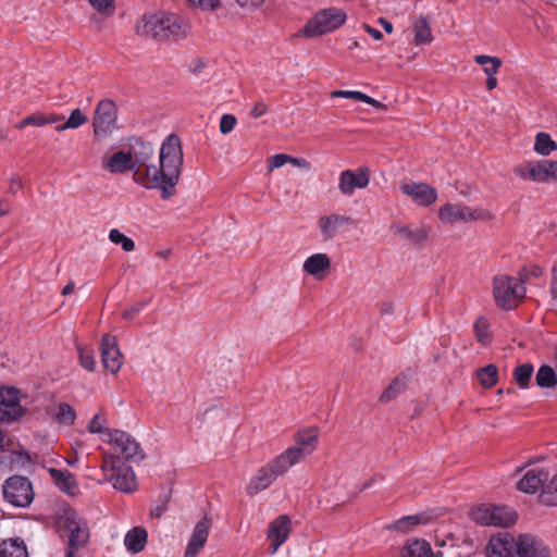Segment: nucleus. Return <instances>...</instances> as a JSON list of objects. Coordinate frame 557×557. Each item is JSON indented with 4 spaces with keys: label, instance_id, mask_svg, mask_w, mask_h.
Masks as SVG:
<instances>
[{
    "label": "nucleus",
    "instance_id": "obj_5",
    "mask_svg": "<svg viewBox=\"0 0 557 557\" xmlns=\"http://www.w3.org/2000/svg\"><path fill=\"white\" fill-rule=\"evenodd\" d=\"M525 286L522 280L500 274L493 280V296L496 305L505 310H511L525 296Z\"/></svg>",
    "mask_w": 557,
    "mask_h": 557
},
{
    "label": "nucleus",
    "instance_id": "obj_26",
    "mask_svg": "<svg viewBox=\"0 0 557 557\" xmlns=\"http://www.w3.org/2000/svg\"><path fill=\"white\" fill-rule=\"evenodd\" d=\"M103 168L112 174H123L127 171L133 172V165L127 151L119 150L111 157L103 160Z\"/></svg>",
    "mask_w": 557,
    "mask_h": 557
},
{
    "label": "nucleus",
    "instance_id": "obj_37",
    "mask_svg": "<svg viewBox=\"0 0 557 557\" xmlns=\"http://www.w3.org/2000/svg\"><path fill=\"white\" fill-rule=\"evenodd\" d=\"M88 122V116L83 113L81 109H75L71 112L65 123L55 126L57 132H64L66 129H76Z\"/></svg>",
    "mask_w": 557,
    "mask_h": 557
},
{
    "label": "nucleus",
    "instance_id": "obj_22",
    "mask_svg": "<svg viewBox=\"0 0 557 557\" xmlns=\"http://www.w3.org/2000/svg\"><path fill=\"white\" fill-rule=\"evenodd\" d=\"M404 195L410 197L418 206L428 207L436 201L437 191L425 183H404L400 186Z\"/></svg>",
    "mask_w": 557,
    "mask_h": 557
},
{
    "label": "nucleus",
    "instance_id": "obj_44",
    "mask_svg": "<svg viewBox=\"0 0 557 557\" xmlns=\"http://www.w3.org/2000/svg\"><path fill=\"white\" fill-rule=\"evenodd\" d=\"M396 234L403 236L404 238L412 242V243H419L423 242L428 237V233L423 228L419 230H411L409 226H398L396 230Z\"/></svg>",
    "mask_w": 557,
    "mask_h": 557
},
{
    "label": "nucleus",
    "instance_id": "obj_39",
    "mask_svg": "<svg viewBox=\"0 0 557 557\" xmlns=\"http://www.w3.org/2000/svg\"><path fill=\"white\" fill-rule=\"evenodd\" d=\"M478 380L484 387H492L497 382V368L494 364H488L478 370Z\"/></svg>",
    "mask_w": 557,
    "mask_h": 557
},
{
    "label": "nucleus",
    "instance_id": "obj_41",
    "mask_svg": "<svg viewBox=\"0 0 557 557\" xmlns=\"http://www.w3.org/2000/svg\"><path fill=\"white\" fill-rule=\"evenodd\" d=\"M109 239L115 245H121L122 249L126 252L135 249V243L131 237H127L117 228H112L109 233Z\"/></svg>",
    "mask_w": 557,
    "mask_h": 557
},
{
    "label": "nucleus",
    "instance_id": "obj_33",
    "mask_svg": "<svg viewBox=\"0 0 557 557\" xmlns=\"http://www.w3.org/2000/svg\"><path fill=\"white\" fill-rule=\"evenodd\" d=\"M52 417L55 419V421L63 425H72L75 422L76 419V411L74 408L66 404V403H60L55 405L52 408Z\"/></svg>",
    "mask_w": 557,
    "mask_h": 557
},
{
    "label": "nucleus",
    "instance_id": "obj_56",
    "mask_svg": "<svg viewBox=\"0 0 557 557\" xmlns=\"http://www.w3.org/2000/svg\"><path fill=\"white\" fill-rule=\"evenodd\" d=\"M12 211L11 203L5 198H0V219L9 215Z\"/></svg>",
    "mask_w": 557,
    "mask_h": 557
},
{
    "label": "nucleus",
    "instance_id": "obj_29",
    "mask_svg": "<svg viewBox=\"0 0 557 557\" xmlns=\"http://www.w3.org/2000/svg\"><path fill=\"white\" fill-rule=\"evenodd\" d=\"M0 557H28L26 545L21 539H8L0 544Z\"/></svg>",
    "mask_w": 557,
    "mask_h": 557
},
{
    "label": "nucleus",
    "instance_id": "obj_59",
    "mask_svg": "<svg viewBox=\"0 0 557 557\" xmlns=\"http://www.w3.org/2000/svg\"><path fill=\"white\" fill-rule=\"evenodd\" d=\"M22 180L18 175H12L10 178V191L15 193L22 188Z\"/></svg>",
    "mask_w": 557,
    "mask_h": 557
},
{
    "label": "nucleus",
    "instance_id": "obj_1",
    "mask_svg": "<svg viewBox=\"0 0 557 557\" xmlns=\"http://www.w3.org/2000/svg\"><path fill=\"white\" fill-rule=\"evenodd\" d=\"M184 153L180 137L169 135L161 144L159 165L152 164L139 177L140 186L146 189H157L164 200L170 199L176 191L183 171Z\"/></svg>",
    "mask_w": 557,
    "mask_h": 557
},
{
    "label": "nucleus",
    "instance_id": "obj_60",
    "mask_svg": "<svg viewBox=\"0 0 557 557\" xmlns=\"http://www.w3.org/2000/svg\"><path fill=\"white\" fill-rule=\"evenodd\" d=\"M362 102H364L367 104H370V106H372L374 108H377V109L384 108L383 103H381L380 101L375 100L374 98H371L370 96H368L366 94H364Z\"/></svg>",
    "mask_w": 557,
    "mask_h": 557
},
{
    "label": "nucleus",
    "instance_id": "obj_13",
    "mask_svg": "<svg viewBox=\"0 0 557 557\" xmlns=\"http://www.w3.org/2000/svg\"><path fill=\"white\" fill-rule=\"evenodd\" d=\"M101 469L104 472L111 471L108 481L115 490L123 493H133L136 491V476L131 467L116 463V460L112 457H104Z\"/></svg>",
    "mask_w": 557,
    "mask_h": 557
},
{
    "label": "nucleus",
    "instance_id": "obj_34",
    "mask_svg": "<svg viewBox=\"0 0 557 557\" xmlns=\"http://www.w3.org/2000/svg\"><path fill=\"white\" fill-rule=\"evenodd\" d=\"M212 527V521L208 516L202 517L195 525L189 540L205 547L209 532Z\"/></svg>",
    "mask_w": 557,
    "mask_h": 557
},
{
    "label": "nucleus",
    "instance_id": "obj_27",
    "mask_svg": "<svg viewBox=\"0 0 557 557\" xmlns=\"http://www.w3.org/2000/svg\"><path fill=\"white\" fill-rule=\"evenodd\" d=\"M63 120V115L57 113L35 112L22 119L15 124V127L23 129L27 126L42 127L49 124H54Z\"/></svg>",
    "mask_w": 557,
    "mask_h": 557
},
{
    "label": "nucleus",
    "instance_id": "obj_64",
    "mask_svg": "<svg viewBox=\"0 0 557 557\" xmlns=\"http://www.w3.org/2000/svg\"><path fill=\"white\" fill-rule=\"evenodd\" d=\"M497 86V78L495 75H492V76H487V81H486V88L488 90H493L494 88H496Z\"/></svg>",
    "mask_w": 557,
    "mask_h": 557
},
{
    "label": "nucleus",
    "instance_id": "obj_8",
    "mask_svg": "<svg viewBox=\"0 0 557 557\" xmlns=\"http://www.w3.org/2000/svg\"><path fill=\"white\" fill-rule=\"evenodd\" d=\"M470 518L481 525L508 528L516 522L517 513L508 506L481 504L471 509Z\"/></svg>",
    "mask_w": 557,
    "mask_h": 557
},
{
    "label": "nucleus",
    "instance_id": "obj_53",
    "mask_svg": "<svg viewBox=\"0 0 557 557\" xmlns=\"http://www.w3.org/2000/svg\"><path fill=\"white\" fill-rule=\"evenodd\" d=\"M115 0H89L92 8H95L98 12H109L114 9Z\"/></svg>",
    "mask_w": 557,
    "mask_h": 557
},
{
    "label": "nucleus",
    "instance_id": "obj_63",
    "mask_svg": "<svg viewBox=\"0 0 557 557\" xmlns=\"http://www.w3.org/2000/svg\"><path fill=\"white\" fill-rule=\"evenodd\" d=\"M165 511V507L164 506H157L156 508H153L150 512V516L152 518H161V516L163 515V512Z\"/></svg>",
    "mask_w": 557,
    "mask_h": 557
},
{
    "label": "nucleus",
    "instance_id": "obj_3",
    "mask_svg": "<svg viewBox=\"0 0 557 557\" xmlns=\"http://www.w3.org/2000/svg\"><path fill=\"white\" fill-rule=\"evenodd\" d=\"M139 34L160 39H181L186 37L189 26L177 15L159 12L145 15L138 23Z\"/></svg>",
    "mask_w": 557,
    "mask_h": 557
},
{
    "label": "nucleus",
    "instance_id": "obj_18",
    "mask_svg": "<svg viewBox=\"0 0 557 557\" xmlns=\"http://www.w3.org/2000/svg\"><path fill=\"white\" fill-rule=\"evenodd\" d=\"M24 414L20 391L14 387L0 389V422H13Z\"/></svg>",
    "mask_w": 557,
    "mask_h": 557
},
{
    "label": "nucleus",
    "instance_id": "obj_52",
    "mask_svg": "<svg viewBox=\"0 0 557 557\" xmlns=\"http://www.w3.org/2000/svg\"><path fill=\"white\" fill-rule=\"evenodd\" d=\"M145 302H136L123 311V318L127 321L134 320L144 309Z\"/></svg>",
    "mask_w": 557,
    "mask_h": 557
},
{
    "label": "nucleus",
    "instance_id": "obj_43",
    "mask_svg": "<svg viewBox=\"0 0 557 557\" xmlns=\"http://www.w3.org/2000/svg\"><path fill=\"white\" fill-rule=\"evenodd\" d=\"M541 500L546 505L557 506V473L543 490Z\"/></svg>",
    "mask_w": 557,
    "mask_h": 557
},
{
    "label": "nucleus",
    "instance_id": "obj_36",
    "mask_svg": "<svg viewBox=\"0 0 557 557\" xmlns=\"http://www.w3.org/2000/svg\"><path fill=\"white\" fill-rule=\"evenodd\" d=\"M474 62L483 66V72L487 76L496 75L502 66V60L499 58L486 54L475 55Z\"/></svg>",
    "mask_w": 557,
    "mask_h": 557
},
{
    "label": "nucleus",
    "instance_id": "obj_19",
    "mask_svg": "<svg viewBox=\"0 0 557 557\" xmlns=\"http://www.w3.org/2000/svg\"><path fill=\"white\" fill-rule=\"evenodd\" d=\"M100 350L103 367L112 374H116L123 366V357L115 337L104 335L101 339Z\"/></svg>",
    "mask_w": 557,
    "mask_h": 557
},
{
    "label": "nucleus",
    "instance_id": "obj_24",
    "mask_svg": "<svg viewBox=\"0 0 557 557\" xmlns=\"http://www.w3.org/2000/svg\"><path fill=\"white\" fill-rule=\"evenodd\" d=\"M350 222L351 219L349 216L333 213L321 216L318 221V227L324 239H331L341 227L350 224Z\"/></svg>",
    "mask_w": 557,
    "mask_h": 557
},
{
    "label": "nucleus",
    "instance_id": "obj_49",
    "mask_svg": "<svg viewBox=\"0 0 557 557\" xmlns=\"http://www.w3.org/2000/svg\"><path fill=\"white\" fill-rule=\"evenodd\" d=\"M237 123L236 117L233 114H223L220 120V132L223 135L231 133Z\"/></svg>",
    "mask_w": 557,
    "mask_h": 557
},
{
    "label": "nucleus",
    "instance_id": "obj_7",
    "mask_svg": "<svg viewBox=\"0 0 557 557\" xmlns=\"http://www.w3.org/2000/svg\"><path fill=\"white\" fill-rule=\"evenodd\" d=\"M513 173L522 181L537 184H557V160H527L513 168Z\"/></svg>",
    "mask_w": 557,
    "mask_h": 557
},
{
    "label": "nucleus",
    "instance_id": "obj_11",
    "mask_svg": "<svg viewBox=\"0 0 557 557\" xmlns=\"http://www.w3.org/2000/svg\"><path fill=\"white\" fill-rule=\"evenodd\" d=\"M64 528L69 532V543L64 557H76L89 540V528L74 510L64 511Z\"/></svg>",
    "mask_w": 557,
    "mask_h": 557
},
{
    "label": "nucleus",
    "instance_id": "obj_42",
    "mask_svg": "<svg viewBox=\"0 0 557 557\" xmlns=\"http://www.w3.org/2000/svg\"><path fill=\"white\" fill-rule=\"evenodd\" d=\"M107 423L106 414L102 411H99L89 421L87 426L88 432L91 434H103V438H106V432L109 430L106 428Z\"/></svg>",
    "mask_w": 557,
    "mask_h": 557
},
{
    "label": "nucleus",
    "instance_id": "obj_4",
    "mask_svg": "<svg viewBox=\"0 0 557 557\" xmlns=\"http://www.w3.org/2000/svg\"><path fill=\"white\" fill-rule=\"evenodd\" d=\"M110 446V451L104 457H112L116 463L121 461L139 462L145 459V453L139 443L127 432L122 430H108L106 438H102Z\"/></svg>",
    "mask_w": 557,
    "mask_h": 557
},
{
    "label": "nucleus",
    "instance_id": "obj_25",
    "mask_svg": "<svg viewBox=\"0 0 557 557\" xmlns=\"http://www.w3.org/2000/svg\"><path fill=\"white\" fill-rule=\"evenodd\" d=\"M49 473L55 485L69 495H76L78 493V484L75 475L66 470L50 468Z\"/></svg>",
    "mask_w": 557,
    "mask_h": 557
},
{
    "label": "nucleus",
    "instance_id": "obj_28",
    "mask_svg": "<svg viewBox=\"0 0 557 557\" xmlns=\"http://www.w3.org/2000/svg\"><path fill=\"white\" fill-rule=\"evenodd\" d=\"M147 540V531L141 527H134L126 532L124 536V545L127 552L138 554L144 550Z\"/></svg>",
    "mask_w": 557,
    "mask_h": 557
},
{
    "label": "nucleus",
    "instance_id": "obj_20",
    "mask_svg": "<svg viewBox=\"0 0 557 557\" xmlns=\"http://www.w3.org/2000/svg\"><path fill=\"white\" fill-rule=\"evenodd\" d=\"M292 531V522L288 516L281 515L269 524L268 540L270 541V553L275 554L287 541Z\"/></svg>",
    "mask_w": 557,
    "mask_h": 557
},
{
    "label": "nucleus",
    "instance_id": "obj_23",
    "mask_svg": "<svg viewBox=\"0 0 557 557\" xmlns=\"http://www.w3.org/2000/svg\"><path fill=\"white\" fill-rule=\"evenodd\" d=\"M332 267L331 258L324 252L309 256L302 263V271L318 281L324 280Z\"/></svg>",
    "mask_w": 557,
    "mask_h": 557
},
{
    "label": "nucleus",
    "instance_id": "obj_31",
    "mask_svg": "<svg viewBox=\"0 0 557 557\" xmlns=\"http://www.w3.org/2000/svg\"><path fill=\"white\" fill-rule=\"evenodd\" d=\"M533 150L542 157H547L557 150V144L548 133L540 132L535 136Z\"/></svg>",
    "mask_w": 557,
    "mask_h": 557
},
{
    "label": "nucleus",
    "instance_id": "obj_54",
    "mask_svg": "<svg viewBox=\"0 0 557 557\" xmlns=\"http://www.w3.org/2000/svg\"><path fill=\"white\" fill-rule=\"evenodd\" d=\"M203 549V546L189 540L184 553V557H197L198 554Z\"/></svg>",
    "mask_w": 557,
    "mask_h": 557
},
{
    "label": "nucleus",
    "instance_id": "obj_40",
    "mask_svg": "<svg viewBox=\"0 0 557 557\" xmlns=\"http://www.w3.org/2000/svg\"><path fill=\"white\" fill-rule=\"evenodd\" d=\"M532 374L533 366L531 363L518 366L513 370V379L521 388H525L529 385Z\"/></svg>",
    "mask_w": 557,
    "mask_h": 557
},
{
    "label": "nucleus",
    "instance_id": "obj_14",
    "mask_svg": "<svg viewBox=\"0 0 557 557\" xmlns=\"http://www.w3.org/2000/svg\"><path fill=\"white\" fill-rule=\"evenodd\" d=\"M3 496L12 506L28 507L34 499L33 485L25 476H11L3 484Z\"/></svg>",
    "mask_w": 557,
    "mask_h": 557
},
{
    "label": "nucleus",
    "instance_id": "obj_30",
    "mask_svg": "<svg viewBox=\"0 0 557 557\" xmlns=\"http://www.w3.org/2000/svg\"><path fill=\"white\" fill-rule=\"evenodd\" d=\"M413 32H414V44L417 46L426 45L433 40L430 22L424 15H420L413 22Z\"/></svg>",
    "mask_w": 557,
    "mask_h": 557
},
{
    "label": "nucleus",
    "instance_id": "obj_6",
    "mask_svg": "<svg viewBox=\"0 0 557 557\" xmlns=\"http://www.w3.org/2000/svg\"><path fill=\"white\" fill-rule=\"evenodd\" d=\"M494 214L482 207H470L458 202H447L440 207L438 219L442 223L455 225L457 223H471L490 221Z\"/></svg>",
    "mask_w": 557,
    "mask_h": 557
},
{
    "label": "nucleus",
    "instance_id": "obj_58",
    "mask_svg": "<svg viewBox=\"0 0 557 557\" xmlns=\"http://www.w3.org/2000/svg\"><path fill=\"white\" fill-rule=\"evenodd\" d=\"M362 28H363V29H364V32H366L367 34H369V35H370L374 40H381V39L383 38L382 33H381L379 29H376V28H374V27L370 26L369 24H363V25H362Z\"/></svg>",
    "mask_w": 557,
    "mask_h": 557
},
{
    "label": "nucleus",
    "instance_id": "obj_9",
    "mask_svg": "<svg viewBox=\"0 0 557 557\" xmlns=\"http://www.w3.org/2000/svg\"><path fill=\"white\" fill-rule=\"evenodd\" d=\"M290 469L287 463L278 455L267 465L259 468L256 473L249 479L246 485V493L248 496L253 497L260 492L270 487L278 476L285 474Z\"/></svg>",
    "mask_w": 557,
    "mask_h": 557
},
{
    "label": "nucleus",
    "instance_id": "obj_21",
    "mask_svg": "<svg viewBox=\"0 0 557 557\" xmlns=\"http://www.w3.org/2000/svg\"><path fill=\"white\" fill-rule=\"evenodd\" d=\"M549 470L542 467H535L527 470L517 482L518 491L525 494H534L544 487L548 482Z\"/></svg>",
    "mask_w": 557,
    "mask_h": 557
},
{
    "label": "nucleus",
    "instance_id": "obj_10",
    "mask_svg": "<svg viewBox=\"0 0 557 557\" xmlns=\"http://www.w3.org/2000/svg\"><path fill=\"white\" fill-rule=\"evenodd\" d=\"M294 442L295 445L280 454L289 468L313 454L319 443V433L315 429L298 431L294 435Z\"/></svg>",
    "mask_w": 557,
    "mask_h": 557
},
{
    "label": "nucleus",
    "instance_id": "obj_16",
    "mask_svg": "<svg viewBox=\"0 0 557 557\" xmlns=\"http://www.w3.org/2000/svg\"><path fill=\"white\" fill-rule=\"evenodd\" d=\"M131 163L133 165V181L140 185L139 177L144 175L146 169L151 168L153 163V148L151 144L136 139L134 144L129 145L127 150Z\"/></svg>",
    "mask_w": 557,
    "mask_h": 557
},
{
    "label": "nucleus",
    "instance_id": "obj_50",
    "mask_svg": "<svg viewBox=\"0 0 557 557\" xmlns=\"http://www.w3.org/2000/svg\"><path fill=\"white\" fill-rule=\"evenodd\" d=\"M331 97L352 99L362 102L364 94L358 90H334L331 92Z\"/></svg>",
    "mask_w": 557,
    "mask_h": 557
},
{
    "label": "nucleus",
    "instance_id": "obj_2",
    "mask_svg": "<svg viewBox=\"0 0 557 557\" xmlns=\"http://www.w3.org/2000/svg\"><path fill=\"white\" fill-rule=\"evenodd\" d=\"M486 557H550L547 546L531 534L517 537L510 533L492 536L485 548Z\"/></svg>",
    "mask_w": 557,
    "mask_h": 557
},
{
    "label": "nucleus",
    "instance_id": "obj_51",
    "mask_svg": "<svg viewBox=\"0 0 557 557\" xmlns=\"http://www.w3.org/2000/svg\"><path fill=\"white\" fill-rule=\"evenodd\" d=\"M190 3L202 11H214L220 7V0H189Z\"/></svg>",
    "mask_w": 557,
    "mask_h": 557
},
{
    "label": "nucleus",
    "instance_id": "obj_32",
    "mask_svg": "<svg viewBox=\"0 0 557 557\" xmlns=\"http://www.w3.org/2000/svg\"><path fill=\"white\" fill-rule=\"evenodd\" d=\"M403 557H433V550L426 541L411 540L407 543Z\"/></svg>",
    "mask_w": 557,
    "mask_h": 557
},
{
    "label": "nucleus",
    "instance_id": "obj_55",
    "mask_svg": "<svg viewBox=\"0 0 557 557\" xmlns=\"http://www.w3.org/2000/svg\"><path fill=\"white\" fill-rule=\"evenodd\" d=\"M269 111V108L268 106L263 102V101H259L257 102L251 111H250V114L251 116H253L255 119H258V117H261L263 116L264 114H267Z\"/></svg>",
    "mask_w": 557,
    "mask_h": 557
},
{
    "label": "nucleus",
    "instance_id": "obj_17",
    "mask_svg": "<svg viewBox=\"0 0 557 557\" xmlns=\"http://www.w3.org/2000/svg\"><path fill=\"white\" fill-rule=\"evenodd\" d=\"M370 183V170L360 166L355 170H344L338 177V190L345 196H352L356 189H363Z\"/></svg>",
    "mask_w": 557,
    "mask_h": 557
},
{
    "label": "nucleus",
    "instance_id": "obj_45",
    "mask_svg": "<svg viewBox=\"0 0 557 557\" xmlns=\"http://www.w3.org/2000/svg\"><path fill=\"white\" fill-rule=\"evenodd\" d=\"M474 332H475L476 339L481 344L486 345L490 342V339H491L490 323L485 318L480 317L479 319H476V321L474 323Z\"/></svg>",
    "mask_w": 557,
    "mask_h": 557
},
{
    "label": "nucleus",
    "instance_id": "obj_15",
    "mask_svg": "<svg viewBox=\"0 0 557 557\" xmlns=\"http://www.w3.org/2000/svg\"><path fill=\"white\" fill-rule=\"evenodd\" d=\"M117 108L111 99L100 100L92 119V131L96 137H104L117 128Z\"/></svg>",
    "mask_w": 557,
    "mask_h": 557
},
{
    "label": "nucleus",
    "instance_id": "obj_35",
    "mask_svg": "<svg viewBox=\"0 0 557 557\" xmlns=\"http://www.w3.org/2000/svg\"><path fill=\"white\" fill-rule=\"evenodd\" d=\"M425 523V519L423 515H412L403 517L388 525L389 531L396 532H408L413 527Z\"/></svg>",
    "mask_w": 557,
    "mask_h": 557
},
{
    "label": "nucleus",
    "instance_id": "obj_48",
    "mask_svg": "<svg viewBox=\"0 0 557 557\" xmlns=\"http://www.w3.org/2000/svg\"><path fill=\"white\" fill-rule=\"evenodd\" d=\"M288 160H290V156L285 153H276L271 156L268 159V171L272 172L275 169L282 168L283 165L288 163Z\"/></svg>",
    "mask_w": 557,
    "mask_h": 557
},
{
    "label": "nucleus",
    "instance_id": "obj_38",
    "mask_svg": "<svg viewBox=\"0 0 557 557\" xmlns=\"http://www.w3.org/2000/svg\"><path fill=\"white\" fill-rule=\"evenodd\" d=\"M535 381L540 387H553L557 384V375L549 366H542L537 370Z\"/></svg>",
    "mask_w": 557,
    "mask_h": 557
},
{
    "label": "nucleus",
    "instance_id": "obj_62",
    "mask_svg": "<svg viewBox=\"0 0 557 557\" xmlns=\"http://www.w3.org/2000/svg\"><path fill=\"white\" fill-rule=\"evenodd\" d=\"M263 0H236L238 5L246 8V7H253L259 3H261Z\"/></svg>",
    "mask_w": 557,
    "mask_h": 557
},
{
    "label": "nucleus",
    "instance_id": "obj_57",
    "mask_svg": "<svg viewBox=\"0 0 557 557\" xmlns=\"http://www.w3.org/2000/svg\"><path fill=\"white\" fill-rule=\"evenodd\" d=\"M288 163H292L293 165L304 169V170H310V163L304 159V158H295L290 156V160H288Z\"/></svg>",
    "mask_w": 557,
    "mask_h": 557
},
{
    "label": "nucleus",
    "instance_id": "obj_47",
    "mask_svg": "<svg viewBox=\"0 0 557 557\" xmlns=\"http://www.w3.org/2000/svg\"><path fill=\"white\" fill-rule=\"evenodd\" d=\"M403 387H404L403 381H400L398 379L394 380L381 395V400L389 401L391 399H393L396 395H398L400 393Z\"/></svg>",
    "mask_w": 557,
    "mask_h": 557
},
{
    "label": "nucleus",
    "instance_id": "obj_12",
    "mask_svg": "<svg viewBox=\"0 0 557 557\" xmlns=\"http://www.w3.org/2000/svg\"><path fill=\"white\" fill-rule=\"evenodd\" d=\"M347 14L339 8H327L319 11L307 24L308 36H320L339 28L346 21Z\"/></svg>",
    "mask_w": 557,
    "mask_h": 557
},
{
    "label": "nucleus",
    "instance_id": "obj_46",
    "mask_svg": "<svg viewBox=\"0 0 557 557\" xmlns=\"http://www.w3.org/2000/svg\"><path fill=\"white\" fill-rule=\"evenodd\" d=\"M78 352L81 366L89 372L95 371L96 360L92 352L82 347H78Z\"/></svg>",
    "mask_w": 557,
    "mask_h": 557
},
{
    "label": "nucleus",
    "instance_id": "obj_61",
    "mask_svg": "<svg viewBox=\"0 0 557 557\" xmlns=\"http://www.w3.org/2000/svg\"><path fill=\"white\" fill-rule=\"evenodd\" d=\"M377 23L384 28V30L387 34H392L393 33V29H394L393 24L389 21H387L386 18L380 17L377 20Z\"/></svg>",
    "mask_w": 557,
    "mask_h": 557
}]
</instances>
